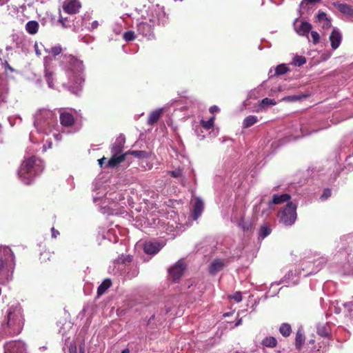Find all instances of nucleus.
<instances>
[{
	"mask_svg": "<svg viewBox=\"0 0 353 353\" xmlns=\"http://www.w3.org/2000/svg\"><path fill=\"white\" fill-rule=\"evenodd\" d=\"M43 170L41 160L34 156L25 159L18 171L21 180L26 185H30L35 177L39 175Z\"/></svg>",
	"mask_w": 353,
	"mask_h": 353,
	"instance_id": "f257e3e1",
	"label": "nucleus"
},
{
	"mask_svg": "<svg viewBox=\"0 0 353 353\" xmlns=\"http://www.w3.org/2000/svg\"><path fill=\"white\" fill-rule=\"evenodd\" d=\"M24 325V318L21 309H14L10 311L7 316V330L6 332L10 336L20 334Z\"/></svg>",
	"mask_w": 353,
	"mask_h": 353,
	"instance_id": "f03ea898",
	"label": "nucleus"
},
{
	"mask_svg": "<svg viewBox=\"0 0 353 353\" xmlns=\"http://www.w3.org/2000/svg\"><path fill=\"white\" fill-rule=\"evenodd\" d=\"M143 17H146L148 21L155 26H165L168 23V16L165 12L163 8L158 6L150 8L147 11L146 16L143 15Z\"/></svg>",
	"mask_w": 353,
	"mask_h": 353,
	"instance_id": "7ed1b4c3",
	"label": "nucleus"
},
{
	"mask_svg": "<svg viewBox=\"0 0 353 353\" xmlns=\"http://www.w3.org/2000/svg\"><path fill=\"white\" fill-rule=\"evenodd\" d=\"M296 218V205L292 202H288L285 207L278 212L279 221L286 226L293 225Z\"/></svg>",
	"mask_w": 353,
	"mask_h": 353,
	"instance_id": "20e7f679",
	"label": "nucleus"
},
{
	"mask_svg": "<svg viewBox=\"0 0 353 353\" xmlns=\"http://www.w3.org/2000/svg\"><path fill=\"white\" fill-rule=\"evenodd\" d=\"M14 265H8L2 256H0V284L8 283L13 277Z\"/></svg>",
	"mask_w": 353,
	"mask_h": 353,
	"instance_id": "39448f33",
	"label": "nucleus"
},
{
	"mask_svg": "<svg viewBox=\"0 0 353 353\" xmlns=\"http://www.w3.org/2000/svg\"><path fill=\"white\" fill-rule=\"evenodd\" d=\"M142 21L137 23V31L143 37L151 39L154 37V27L148 21L146 17H141Z\"/></svg>",
	"mask_w": 353,
	"mask_h": 353,
	"instance_id": "423d86ee",
	"label": "nucleus"
},
{
	"mask_svg": "<svg viewBox=\"0 0 353 353\" xmlns=\"http://www.w3.org/2000/svg\"><path fill=\"white\" fill-rule=\"evenodd\" d=\"M5 353H26L25 344L21 341H12L5 345Z\"/></svg>",
	"mask_w": 353,
	"mask_h": 353,
	"instance_id": "0eeeda50",
	"label": "nucleus"
},
{
	"mask_svg": "<svg viewBox=\"0 0 353 353\" xmlns=\"http://www.w3.org/2000/svg\"><path fill=\"white\" fill-rule=\"evenodd\" d=\"M81 6L79 0H65L63 3V10L69 14H75L79 12Z\"/></svg>",
	"mask_w": 353,
	"mask_h": 353,
	"instance_id": "6e6552de",
	"label": "nucleus"
},
{
	"mask_svg": "<svg viewBox=\"0 0 353 353\" xmlns=\"http://www.w3.org/2000/svg\"><path fill=\"white\" fill-rule=\"evenodd\" d=\"M185 268L184 263L181 261H179L169 270V273L174 281L176 282L181 279V276L183 274Z\"/></svg>",
	"mask_w": 353,
	"mask_h": 353,
	"instance_id": "1a4fd4ad",
	"label": "nucleus"
},
{
	"mask_svg": "<svg viewBox=\"0 0 353 353\" xmlns=\"http://www.w3.org/2000/svg\"><path fill=\"white\" fill-rule=\"evenodd\" d=\"M60 123L64 127H70L74 125L75 120L74 116L68 112H63L59 117Z\"/></svg>",
	"mask_w": 353,
	"mask_h": 353,
	"instance_id": "9d476101",
	"label": "nucleus"
},
{
	"mask_svg": "<svg viewBox=\"0 0 353 353\" xmlns=\"http://www.w3.org/2000/svg\"><path fill=\"white\" fill-rule=\"evenodd\" d=\"M224 266V260L220 259H214L209 266V272L210 274L214 275L222 270Z\"/></svg>",
	"mask_w": 353,
	"mask_h": 353,
	"instance_id": "9b49d317",
	"label": "nucleus"
},
{
	"mask_svg": "<svg viewBox=\"0 0 353 353\" xmlns=\"http://www.w3.org/2000/svg\"><path fill=\"white\" fill-rule=\"evenodd\" d=\"M127 154L123 153L120 155L113 154L112 157L108 160L107 163V167L108 168H115L119 165L121 162L124 161L126 159Z\"/></svg>",
	"mask_w": 353,
	"mask_h": 353,
	"instance_id": "f8f14e48",
	"label": "nucleus"
},
{
	"mask_svg": "<svg viewBox=\"0 0 353 353\" xmlns=\"http://www.w3.org/2000/svg\"><path fill=\"white\" fill-rule=\"evenodd\" d=\"M342 36L341 32L334 29L330 35V41L332 49L336 50L341 44Z\"/></svg>",
	"mask_w": 353,
	"mask_h": 353,
	"instance_id": "ddd939ff",
	"label": "nucleus"
},
{
	"mask_svg": "<svg viewBox=\"0 0 353 353\" xmlns=\"http://www.w3.org/2000/svg\"><path fill=\"white\" fill-rule=\"evenodd\" d=\"M203 202L200 198H196L195 199L192 210V216L194 220H196L201 216L203 211Z\"/></svg>",
	"mask_w": 353,
	"mask_h": 353,
	"instance_id": "4468645a",
	"label": "nucleus"
},
{
	"mask_svg": "<svg viewBox=\"0 0 353 353\" xmlns=\"http://www.w3.org/2000/svg\"><path fill=\"white\" fill-rule=\"evenodd\" d=\"M161 249L159 243L145 242L143 245V250L146 254H154L157 253Z\"/></svg>",
	"mask_w": 353,
	"mask_h": 353,
	"instance_id": "2eb2a0df",
	"label": "nucleus"
},
{
	"mask_svg": "<svg viewBox=\"0 0 353 353\" xmlns=\"http://www.w3.org/2000/svg\"><path fill=\"white\" fill-rule=\"evenodd\" d=\"M333 5L341 13L347 15L353 16V7L347 4L339 2L333 3Z\"/></svg>",
	"mask_w": 353,
	"mask_h": 353,
	"instance_id": "dca6fc26",
	"label": "nucleus"
},
{
	"mask_svg": "<svg viewBox=\"0 0 353 353\" xmlns=\"http://www.w3.org/2000/svg\"><path fill=\"white\" fill-rule=\"evenodd\" d=\"M291 199V196L289 194H274L272 196V201L269 203V205L271 204L279 205L284 202L288 201Z\"/></svg>",
	"mask_w": 353,
	"mask_h": 353,
	"instance_id": "f3484780",
	"label": "nucleus"
},
{
	"mask_svg": "<svg viewBox=\"0 0 353 353\" xmlns=\"http://www.w3.org/2000/svg\"><path fill=\"white\" fill-rule=\"evenodd\" d=\"M162 114H163V109H161V108L157 109V110L152 111L149 115V117L148 119V124L150 125H152L155 124L156 123H157V121L161 117Z\"/></svg>",
	"mask_w": 353,
	"mask_h": 353,
	"instance_id": "a211bd4d",
	"label": "nucleus"
},
{
	"mask_svg": "<svg viewBox=\"0 0 353 353\" xmlns=\"http://www.w3.org/2000/svg\"><path fill=\"white\" fill-rule=\"evenodd\" d=\"M312 28V26L310 23L307 21H303L301 23L300 26L299 27L297 32L300 35L308 37V34L311 31Z\"/></svg>",
	"mask_w": 353,
	"mask_h": 353,
	"instance_id": "6ab92c4d",
	"label": "nucleus"
},
{
	"mask_svg": "<svg viewBox=\"0 0 353 353\" xmlns=\"http://www.w3.org/2000/svg\"><path fill=\"white\" fill-rule=\"evenodd\" d=\"M127 155L131 154L139 159H148L150 157V153L144 150H129L125 152Z\"/></svg>",
	"mask_w": 353,
	"mask_h": 353,
	"instance_id": "aec40b11",
	"label": "nucleus"
},
{
	"mask_svg": "<svg viewBox=\"0 0 353 353\" xmlns=\"http://www.w3.org/2000/svg\"><path fill=\"white\" fill-rule=\"evenodd\" d=\"M112 285V281L110 279H105L103 281V282L100 284L97 289V294L98 296H101L103 294L105 291L110 288Z\"/></svg>",
	"mask_w": 353,
	"mask_h": 353,
	"instance_id": "412c9836",
	"label": "nucleus"
},
{
	"mask_svg": "<svg viewBox=\"0 0 353 353\" xmlns=\"http://www.w3.org/2000/svg\"><path fill=\"white\" fill-rule=\"evenodd\" d=\"M39 23L36 21H30L26 25V31L30 34H35L39 30Z\"/></svg>",
	"mask_w": 353,
	"mask_h": 353,
	"instance_id": "4be33fe9",
	"label": "nucleus"
},
{
	"mask_svg": "<svg viewBox=\"0 0 353 353\" xmlns=\"http://www.w3.org/2000/svg\"><path fill=\"white\" fill-rule=\"evenodd\" d=\"M238 226L243 231V232H249L252 229V223L248 221L245 220L243 217H241L238 221Z\"/></svg>",
	"mask_w": 353,
	"mask_h": 353,
	"instance_id": "5701e85b",
	"label": "nucleus"
},
{
	"mask_svg": "<svg viewBox=\"0 0 353 353\" xmlns=\"http://www.w3.org/2000/svg\"><path fill=\"white\" fill-rule=\"evenodd\" d=\"M305 341V338L302 333L301 330H298V331L296 333V338H295V346L296 348L299 350H300L302 348L303 345L304 344Z\"/></svg>",
	"mask_w": 353,
	"mask_h": 353,
	"instance_id": "b1692460",
	"label": "nucleus"
},
{
	"mask_svg": "<svg viewBox=\"0 0 353 353\" xmlns=\"http://www.w3.org/2000/svg\"><path fill=\"white\" fill-rule=\"evenodd\" d=\"M261 344L265 347L274 348L277 345V340L274 336H267L262 340Z\"/></svg>",
	"mask_w": 353,
	"mask_h": 353,
	"instance_id": "393cba45",
	"label": "nucleus"
},
{
	"mask_svg": "<svg viewBox=\"0 0 353 353\" xmlns=\"http://www.w3.org/2000/svg\"><path fill=\"white\" fill-rule=\"evenodd\" d=\"M258 121V118L254 115H250L245 117L243 121L244 128H248L254 125Z\"/></svg>",
	"mask_w": 353,
	"mask_h": 353,
	"instance_id": "a878e982",
	"label": "nucleus"
},
{
	"mask_svg": "<svg viewBox=\"0 0 353 353\" xmlns=\"http://www.w3.org/2000/svg\"><path fill=\"white\" fill-rule=\"evenodd\" d=\"M271 232L272 229L270 226L267 223H264L260 227L259 232V237L261 239H265L269 234H270Z\"/></svg>",
	"mask_w": 353,
	"mask_h": 353,
	"instance_id": "bb28decb",
	"label": "nucleus"
},
{
	"mask_svg": "<svg viewBox=\"0 0 353 353\" xmlns=\"http://www.w3.org/2000/svg\"><path fill=\"white\" fill-rule=\"evenodd\" d=\"M279 332L284 337L289 336L292 333V327L289 323H282L279 327Z\"/></svg>",
	"mask_w": 353,
	"mask_h": 353,
	"instance_id": "cd10ccee",
	"label": "nucleus"
},
{
	"mask_svg": "<svg viewBox=\"0 0 353 353\" xmlns=\"http://www.w3.org/2000/svg\"><path fill=\"white\" fill-rule=\"evenodd\" d=\"M123 144L121 141H116L111 147V152L113 154H119L122 152Z\"/></svg>",
	"mask_w": 353,
	"mask_h": 353,
	"instance_id": "c85d7f7f",
	"label": "nucleus"
},
{
	"mask_svg": "<svg viewBox=\"0 0 353 353\" xmlns=\"http://www.w3.org/2000/svg\"><path fill=\"white\" fill-rule=\"evenodd\" d=\"M289 71L288 66L285 64L282 63L280 65H278L276 68H275V75L279 76L285 74L287 72Z\"/></svg>",
	"mask_w": 353,
	"mask_h": 353,
	"instance_id": "c756f323",
	"label": "nucleus"
},
{
	"mask_svg": "<svg viewBox=\"0 0 353 353\" xmlns=\"http://www.w3.org/2000/svg\"><path fill=\"white\" fill-rule=\"evenodd\" d=\"M215 117L213 116L208 121H201V125L206 130H210L214 127Z\"/></svg>",
	"mask_w": 353,
	"mask_h": 353,
	"instance_id": "7c9ffc66",
	"label": "nucleus"
},
{
	"mask_svg": "<svg viewBox=\"0 0 353 353\" xmlns=\"http://www.w3.org/2000/svg\"><path fill=\"white\" fill-rule=\"evenodd\" d=\"M306 63V58L303 56L296 55L293 58L292 63L296 66H301Z\"/></svg>",
	"mask_w": 353,
	"mask_h": 353,
	"instance_id": "2f4dec72",
	"label": "nucleus"
},
{
	"mask_svg": "<svg viewBox=\"0 0 353 353\" xmlns=\"http://www.w3.org/2000/svg\"><path fill=\"white\" fill-rule=\"evenodd\" d=\"M45 78L50 88H53V79H52V72L49 70L46 69L45 70Z\"/></svg>",
	"mask_w": 353,
	"mask_h": 353,
	"instance_id": "473e14b6",
	"label": "nucleus"
},
{
	"mask_svg": "<svg viewBox=\"0 0 353 353\" xmlns=\"http://www.w3.org/2000/svg\"><path fill=\"white\" fill-rule=\"evenodd\" d=\"M123 38L126 41H134L135 39L136 36H135L134 32H133L132 30H129V31L124 32V34L123 35Z\"/></svg>",
	"mask_w": 353,
	"mask_h": 353,
	"instance_id": "72a5a7b5",
	"label": "nucleus"
},
{
	"mask_svg": "<svg viewBox=\"0 0 353 353\" xmlns=\"http://www.w3.org/2000/svg\"><path fill=\"white\" fill-rule=\"evenodd\" d=\"M317 19L319 21H322V20H326L327 22V25L330 26L331 25V22L327 18V15H326V13L323 12V11H321L319 10V12H318V14H317Z\"/></svg>",
	"mask_w": 353,
	"mask_h": 353,
	"instance_id": "f704fd0d",
	"label": "nucleus"
},
{
	"mask_svg": "<svg viewBox=\"0 0 353 353\" xmlns=\"http://www.w3.org/2000/svg\"><path fill=\"white\" fill-rule=\"evenodd\" d=\"M276 101L274 99H270L269 98H264L261 100V105L262 107H264L265 105H275Z\"/></svg>",
	"mask_w": 353,
	"mask_h": 353,
	"instance_id": "c9c22d12",
	"label": "nucleus"
},
{
	"mask_svg": "<svg viewBox=\"0 0 353 353\" xmlns=\"http://www.w3.org/2000/svg\"><path fill=\"white\" fill-rule=\"evenodd\" d=\"M58 22L61 25V27L63 28H66L69 26L68 18H63L61 15H60Z\"/></svg>",
	"mask_w": 353,
	"mask_h": 353,
	"instance_id": "e433bc0d",
	"label": "nucleus"
},
{
	"mask_svg": "<svg viewBox=\"0 0 353 353\" xmlns=\"http://www.w3.org/2000/svg\"><path fill=\"white\" fill-rule=\"evenodd\" d=\"M311 36L312 38V42L314 44H317L319 42L320 40V36L319 34L316 31H312L311 32Z\"/></svg>",
	"mask_w": 353,
	"mask_h": 353,
	"instance_id": "4c0bfd02",
	"label": "nucleus"
},
{
	"mask_svg": "<svg viewBox=\"0 0 353 353\" xmlns=\"http://www.w3.org/2000/svg\"><path fill=\"white\" fill-rule=\"evenodd\" d=\"M62 48L60 46H56L51 48L50 53L54 56H57L61 52Z\"/></svg>",
	"mask_w": 353,
	"mask_h": 353,
	"instance_id": "58836bf2",
	"label": "nucleus"
},
{
	"mask_svg": "<svg viewBox=\"0 0 353 353\" xmlns=\"http://www.w3.org/2000/svg\"><path fill=\"white\" fill-rule=\"evenodd\" d=\"M230 298L234 299L237 303L241 302L242 301L241 292H236L232 296H230Z\"/></svg>",
	"mask_w": 353,
	"mask_h": 353,
	"instance_id": "ea45409f",
	"label": "nucleus"
},
{
	"mask_svg": "<svg viewBox=\"0 0 353 353\" xmlns=\"http://www.w3.org/2000/svg\"><path fill=\"white\" fill-rule=\"evenodd\" d=\"M332 192L329 188H326L323 190V192L321 196V199H327L331 196Z\"/></svg>",
	"mask_w": 353,
	"mask_h": 353,
	"instance_id": "a19ab883",
	"label": "nucleus"
},
{
	"mask_svg": "<svg viewBox=\"0 0 353 353\" xmlns=\"http://www.w3.org/2000/svg\"><path fill=\"white\" fill-rule=\"evenodd\" d=\"M69 353H77V347L75 344H70L69 347ZM80 353H84L83 350L81 348Z\"/></svg>",
	"mask_w": 353,
	"mask_h": 353,
	"instance_id": "79ce46f5",
	"label": "nucleus"
},
{
	"mask_svg": "<svg viewBox=\"0 0 353 353\" xmlns=\"http://www.w3.org/2000/svg\"><path fill=\"white\" fill-rule=\"evenodd\" d=\"M72 60L74 61V63H76L77 65V71L78 72H81L83 70V63L82 61H80L79 60H77V59H72Z\"/></svg>",
	"mask_w": 353,
	"mask_h": 353,
	"instance_id": "37998d69",
	"label": "nucleus"
},
{
	"mask_svg": "<svg viewBox=\"0 0 353 353\" xmlns=\"http://www.w3.org/2000/svg\"><path fill=\"white\" fill-rule=\"evenodd\" d=\"M209 110H210V113L214 114L215 112H219V108L216 105H213V106H211Z\"/></svg>",
	"mask_w": 353,
	"mask_h": 353,
	"instance_id": "c03bdc74",
	"label": "nucleus"
},
{
	"mask_svg": "<svg viewBox=\"0 0 353 353\" xmlns=\"http://www.w3.org/2000/svg\"><path fill=\"white\" fill-rule=\"evenodd\" d=\"M51 232H52V236L53 238H57V236L59 235V232L58 230H57L54 228H52Z\"/></svg>",
	"mask_w": 353,
	"mask_h": 353,
	"instance_id": "a18cd8bd",
	"label": "nucleus"
},
{
	"mask_svg": "<svg viewBox=\"0 0 353 353\" xmlns=\"http://www.w3.org/2000/svg\"><path fill=\"white\" fill-rule=\"evenodd\" d=\"M99 23L97 21H92V23H91V30H94L97 29L99 27Z\"/></svg>",
	"mask_w": 353,
	"mask_h": 353,
	"instance_id": "49530a36",
	"label": "nucleus"
},
{
	"mask_svg": "<svg viewBox=\"0 0 353 353\" xmlns=\"http://www.w3.org/2000/svg\"><path fill=\"white\" fill-rule=\"evenodd\" d=\"M171 174L173 177L176 178L181 175V172L179 170L172 171Z\"/></svg>",
	"mask_w": 353,
	"mask_h": 353,
	"instance_id": "de8ad7c7",
	"label": "nucleus"
},
{
	"mask_svg": "<svg viewBox=\"0 0 353 353\" xmlns=\"http://www.w3.org/2000/svg\"><path fill=\"white\" fill-rule=\"evenodd\" d=\"M321 0H303L302 4H303L305 2L310 3H315L317 2H320Z\"/></svg>",
	"mask_w": 353,
	"mask_h": 353,
	"instance_id": "09e8293b",
	"label": "nucleus"
},
{
	"mask_svg": "<svg viewBox=\"0 0 353 353\" xmlns=\"http://www.w3.org/2000/svg\"><path fill=\"white\" fill-rule=\"evenodd\" d=\"M106 161V158L105 157H103L100 159L98 160V163H99V165L102 167L103 166V163Z\"/></svg>",
	"mask_w": 353,
	"mask_h": 353,
	"instance_id": "8fccbe9b",
	"label": "nucleus"
},
{
	"mask_svg": "<svg viewBox=\"0 0 353 353\" xmlns=\"http://www.w3.org/2000/svg\"><path fill=\"white\" fill-rule=\"evenodd\" d=\"M121 353H130V350L128 348H125L121 351Z\"/></svg>",
	"mask_w": 353,
	"mask_h": 353,
	"instance_id": "3c124183",
	"label": "nucleus"
},
{
	"mask_svg": "<svg viewBox=\"0 0 353 353\" xmlns=\"http://www.w3.org/2000/svg\"><path fill=\"white\" fill-rule=\"evenodd\" d=\"M6 68H8V70H10L11 71L14 70V69L8 63H7V65H6Z\"/></svg>",
	"mask_w": 353,
	"mask_h": 353,
	"instance_id": "603ef678",
	"label": "nucleus"
},
{
	"mask_svg": "<svg viewBox=\"0 0 353 353\" xmlns=\"http://www.w3.org/2000/svg\"><path fill=\"white\" fill-rule=\"evenodd\" d=\"M48 255H50V253H49V252H44V253L41 254V256H48Z\"/></svg>",
	"mask_w": 353,
	"mask_h": 353,
	"instance_id": "864d4df0",
	"label": "nucleus"
},
{
	"mask_svg": "<svg viewBox=\"0 0 353 353\" xmlns=\"http://www.w3.org/2000/svg\"><path fill=\"white\" fill-rule=\"evenodd\" d=\"M46 114L47 115H52V112L48 111V112H46Z\"/></svg>",
	"mask_w": 353,
	"mask_h": 353,
	"instance_id": "5fc2aeb1",
	"label": "nucleus"
},
{
	"mask_svg": "<svg viewBox=\"0 0 353 353\" xmlns=\"http://www.w3.org/2000/svg\"><path fill=\"white\" fill-rule=\"evenodd\" d=\"M6 252H10V250H6Z\"/></svg>",
	"mask_w": 353,
	"mask_h": 353,
	"instance_id": "6e6d98bb",
	"label": "nucleus"
},
{
	"mask_svg": "<svg viewBox=\"0 0 353 353\" xmlns=\"http://www.w3.org/2000/svg\"><path fill=\"white\" fill-rule=\"evenodd\" d=\"M236 353H239V352H236Z\"/></svg>",
	"mask_w": 353,
	"mask_h": 353,
	"instance_id": "4d7b16f0",
	"label": "nucleus"
}]
</instances>
